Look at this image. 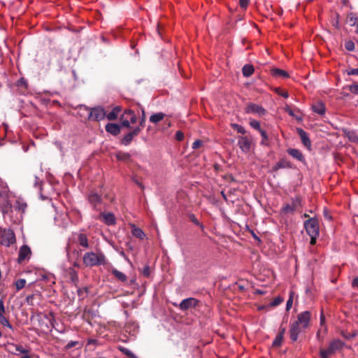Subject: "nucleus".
<instances>
[{
	"label": "nucleus",
	"instance_id": "f257e3e1",
	"mask_svg": "<svg viewBox=\"0 0 358 358\" xmlns=\"http://www.w3.org/2000/svg\"><path fill=\"white\" fill-rule=\"evenodd\" d=\"M0 201L1 211L6 218V215L12 212V205L8 201V189L7 185L0 179Z\"/></svg>",
	"mask_w": 358,
	"mask_h": 358
},
{
	"label": "nucleus",
	"instance_id": "f03ea898",
	"mask_svg": "<svg viewBox=\"0 0 358 358\" xmlns=\"http://www.w3.org/2000/svg\"><path fill=\"white\" fill-rule=\"evenodd\" d=\"M83 264L86 266H95L104 264L106 263V257L101 251L97 252H86L83 257Z\"/></svg>",
	"mask_w": 358,
	"mask_h": 358
},
{
	"label": "nucleus",
	"instance_id": "7ed1b4c3",
	"mask_svg": "<svg viewBox=\"0 0 358 358\" xmlns=\"http://www.w3.org/2000/svg\"><path fill=\"white\" fill-rule=\"evenodd\" d=\"M304 227L310 237V244L315 245L319 236V223L316 219L310 218L304 222Z\"/></svg>",
	"mask_w": 358,
	"mask_h": 358
},
{
	"label": "nucleus",
	"instance_id": "20e7f679",
	"mask_svg": "<svg viewBox=\"0 0 358 358\" xmlns=\"http://www.w3.org/2000/svg\"><path fill=\"white\" fill-rule=\"evenodd\" d=\"M344 345V343L340 339H334L330 343L327 348L321 349L320 351V358H329V357L336 351L341 350Z\"/></svg>",
	"mask_w": 358,
	"mask_h": 358
},
{
	"label": "nucleus",
	"instance_id": "39448f33",
	"mask_svg": "<svg viewBox=\"0 0 358 358\" xmlns=\"http://www.w3.org/2000/svg\"><path fill=\"white\" fill-rule=\"evenodd\" d=\"M87 110L88 119L92 121H101L106 117V113L101 107H95L93 108H85Z\"/></svg>",
	"mask_w": 358,
	"mask_h": 358
},
{
	"label": "nucleus",
	"instance_id": "423d86ee",
	"mask_svg": "<svg viewBox=\"0 0 358 358\" xmlns=\"http://www.w3.org/2000/svg\"><path fill=\"white\" fill-rule=\"evenodd\" d=\"M15 242V236L13 231L9 229L1 230L0 243L2 245L8 247Z\"/></svg>",
	"mask_w": 358,
	"mask_h": 358
},
{
	"label": "nucleus",
	"instance_id": "0eeeda50",
	"mask_svg": "<svg viewBox=\"0 0 358 358\" xmlns=\"http://www.w3.org/2000/svg\"><path fill=\"white\" fill-rule=\"evenodd\" d=\"M136 115L131 110H126L120 118L122 125L127 128L130 127V124L136 123Z\"/></svg>",
	"mask_w": 358,
	"mask_h": 358
},
{
	"label": "nucleus",
	"instance_id": "6e6552de",
	"mask_svg": "<svg viewBox=\"0 0 358 358\" xmlns=\"http://www.w3.org/2000/svg\"><path fill=\"white\" fill-rule=\"evenodd\" d=\"M245 113L250 114L257 115L259 117L264 116L266 114V110L262 106L256 103H250L245 107Z\"/></svg>",
	"mask_w": 358,
	"mask_h": 358
},
{
	"label": "nucleus",
	"instance_id": "1a4fd4ad",
	"mask_svg": "<svg viewBox=\"0 0 358 358\" xmlns=\"http://www.w3.org/2000/svg\"><path fill=\"white\" fill-rule=\"evenodd\" d=\"M238 145L244 153H248L251 150L252 141L248 136H239Z\"/></svg>",
	"mask_w": 358,
	"mask_h": 358
},
{
	"label": "nucleus",
	"instance_id": "9d476101",
	"mask_svg": "<svg viewBox=\"0 0 358 358\" xmlns=\"http://www.w3.org/2000/svg\"><path fill=\"white\" fill-rule=\"evenodd\" d=\"M310 317L311 314L309 311H303L298 315L295 322L299 323L301 327L306 329L309 326Z\"/></svg>",
	"mask_w": 358,
	"mask_h": 358
},
{
	"label": "nucleus",
	"instance_id": "9b49d317",
	"mask_svg": "<svg viewBox=\"0 0 358 358\" xmlns=\"http://www.w3.org/2000/svg\"><path fill=\"white\" fill-rule=\"evenodd\" d=\"M305 328L301 327L299 323L296 322L295 321L293 322L291 324L289 329V335L291 340L292 341H296L298 338L299 334L302 332V331Z\"/></svg>",
	"mask_w": 358,
	"mask_h": 358
},
{
	"label": "nucleus",
	"instance_id": "f8f14e48",
	"mask_svg": "<svg viewBox=\"0 0 358 358\" xmlns=\"http://www.w3.org/2000/svg\"><path fill=\"white\" fill-rule=\"evenodd\" d=\"M199 303V301L194 298H187L185 299H183L180 305L179 308L182 310H187L188 309L191 308H194L197 306Z\"/></svg>",
	"mask_w": 358,
	"mask_h": 358
},
{
	"label": "nucleus",
	"instance_id": "ddd939ff",
	"mask_svg": "<svg viewBox=\"0 0 358 358\" xmlns=\"http://www.w3.org/2000/svg\"><path fill=\"white\" fill-rule=\"evenodd\" d=\"M6 312L4 303L2 299H0V323L10 329H13V326L9 322L8 319L4 316Z\"/></svg>",
	"mask_w": 358,
	"mask_h": 358
},
{
	"label": "nucleus",
	"instance_id": "4468645a",
	"mask_svg": "<svg viewBox=\"0 0 358 358\" xmlns=\"http://www.w3.org/2000/svg\"><path fill=\"white\" fill-rule=\"evenodd\" d=\"M297 134L301 138V141L304 146H306L309 150L311 149V141L308 136L306 131L301 128L297 129Z\"/></svg>",
	"mask_w": 358,
	"mask_h": 358
},
{
	"label": "nucleus",
	"instance_id": "2eb2a0df",
	"mask_svg": "<svg viewBox=\"0 0 358 358\" xmlns=\"http://www.w3.org/2000/svg\"><path fill=\"white\" fill-rule=\"evenodd\" d=\"M88 201L94 208H96L101 203V196L94 192H91L88 195Z\"/></svg>",
	"mask_w": 358,
	"mask_h": 358
},
{
	"label": "nucleus",
	"instance_id": "dca6fc26",
	"mask_svg": "<svg viewBox=\"0 0 358 358\" xmlns=\"http://www.w3.org/2000/svg\"><path fill=\"white\" fill-rule=\"evenodd\" d=\"M140 131V127H136L132 131L128 133L123 137L122 140V143L124 145H129L131 141L133 140L134 137L137 136L139 134Z\"/></svg>",
	"mask_w": 358,
	"mask_h": 358
},
{
	"label": "nucleus",
	"instance_id": "f3484780",
	"mask_svg": "<svg viewBox=\"0 0 358 358\" xmlns=\"http://www.w3.org/2000/svg\"><path fill=\"white\" fill-rule=\"evenodd\" d=\"M99 217L107 225H113L115 224V217L112 213H101Z\"/></svg>",
	"mask_w": 358,
	"mask_h": 358
},
{
	"label": "nucleus",
	"instance_id": "a211bd4d",
	"mask_svg": "<svg viewBox=\"0 0 358 358\" xmlns=\"http://www.w3.org/2000/svg\"><path fill=\"white\" fill-rule=\"evenodd\" d=\"M10 352L15 355H19L20 354H28L29 350L21 345L11 343L10 344Z\"/></svg>",
	"mask_w": 358,
	"mask_h": 358
},
{
	"label": "nucleus",
	"instance_id": "6ab92c4d",
	"mask_svg": "<svg viewBox=\"0 0 358 358\" xmlns=\"http://www.w3.org/2000/svg\"><path fill=\"white\" fill-rule=\"evenodd\" d=\"M31 255V250L27 245H22L20 248L18 262H21L26 259L29 258Z\"/></svg>",
	"mask_w": 358,
	"mask_h": 358
},
{
	"label": "nucleus",
	"instance_id": "aec40b11",
	"mask_svg": "<svg viewBox=\"0 0 358 358\" xmlns=\"http://www.w3.org/2000/svg\"><path fill=\"white\" fill-rule=\"evenodd\" d=\"M312 109L314 113L320 115H323L326 111V107L322 101H317L312 105Z\"/></svg>",
	"mask_w": 358,
	"mask_h": 358
},
{
	"label": "nucleus",
	"instance_id": "412c9836",
	"mask_svg": "<svg viewBox=\"0 0 358 358\" xmlns=\"http://www.w3.org/2000/svg\"><path fill=\"white\" fill-rule=\"evenodd\" d=\"M271 73L273 76L277 78H287L289 77V74L285 70L280 69H272L271 70Z\"/></svg>",
	"mask_w": 358,
	"mask_h": 358
},
{
	"label": "nucleus",
	"instance_id": "4be33fe9",
	"mask_svg": "<svg viewBox=\"0 0 358 358\" xmlns=\"http://www.w3.org/2000/svg\"><path fill=\"white\" fill-rule=\"evenodd\" d=\"M287 153L300 162H303L305 160L302 152L298 149L289 148L287 150Z\"/></svg>",
	"mask_w": 358,
	"mask_h": 358
},
{
	"label": "nucleus",
	"instance_id": "5701e85b",
	"mask_svg": "<svg viewBox=\"0 0 358 358\" xmlns=\"http://www.w3.org/2000/svg\"><path fill=\"white\" fill-rule=\"evenodd\" d=\"M106 130L107 132L116 136L120 132V127L118 124L115 123H108L106 125Z\"/></svg>",
	"mask_w": 358,
	"mask_h": 358
},
{
	"label": "nucleus",
	"instance_id": "b1692460",
	"mask_svg": "<svg viewBox=\"0 0 358 358\" xmlns=\"http://www.w3.org/2000/svg\"><path fill=\"white\" fill-rule=\"evenodd\" d=\"M291 167L292 164L288 160L282 159L273 167V171H276L280 169H288Z\"/></svg>",
	"mask_w": 358,
	"mask_h": 358
},
{
	"label": "nucleus",
	"instance_id": "393cba45",
	"mask_svg": "<svg viewBox=\"0 0 358 358\" xmlns=\"http://www.w3.org/2000/svg\"><path fill=\"white\" fill-rule=\"evenodd\" d=\"M131 227V234L134 236H135L139 239H141V240L145 238V234L141 229L137 227L134 224H132Z\"/></svg>",
	"mask_w": 358,
	"mask_h": 358
},
{
	"label": "nucleus",
	"instance_id": "a878e982",
	"mask_svg": "<svg viewBox=\"0 0 358 358\" xmlns=\"http://www.w3.org/2000/svg\"><path fill=\"white\" fill-rule=\"evenodd\" d=\"M111 273L116 278H117L121 282H126L127 280V277L124 273L115 268H113L111 269Z\"/></svg>",
	"mask_w": 358,
	"mask_h": 358
},
{
	"label": "nucleus",
	"instance_id": "bb28decb",
	"mask_svg": "<svg viewBox=\"0 0 358 358\" xmlns=\"http://www.w3.org/2000/svg\"><path fill=\"white\" fill-rule=\"evenodd\" d=\"M120 112V108L118 106L115 107L114 108H113V110L110 113H106V117L109 120H114L117 119Z\"/></svg>",
	"mask_w": 358,
	"mask_h": 358
},
{
	"label": "nucleus",
	"instance_id": "cd10ccee",
	"mask_svg": "<svg viewBox=\"0 0 358 358\" xmlns=\"http://www.w3.org/2000/svg\"><path fill=\"white\" fill-rule=\"evenodd\" d=\"M115 157L118 160L123 162H129L131 159V155L128 152H124L122 151H118L115 154Z\"/></svg>",
	"mask_w": 358,
	"mask_h": 358
},
{
	"label": "nucleus",
	"instance_id": "c85d7f7f",
	"mask_svg": "<svg viewBox=\"0 0 358 358\" xmlns=\"http://www.w3.org/2000/svg\"><path fill=\"white\" fill-rule=\"evenodd\" d=\"M78 242L80 246L84 248L89 247L88 239L85 234H80L78 236Z\"/></svg>",
	"mask_w": 358,
	"mask_h": 358
},
{
	"label": "nucleus",
	"instance_id": "c756f323",
	"mask_svg": "<svg viewBox=\"0 0 358 358\" xmlns=\"http://www.w3.org/2000/svg\"><path fill=\"white\" fill-rule=\"evenodd\" d=\"M254 67L250 64H245L242 69L243 74L245 77H250L254 73Z\"/></svg>",
	"mask_w": 358,
	"mask_h": 358
},
{
	"label": "nucleus",
	"instance_id": "7c9ffc66",
	"mask_svg": "<svg viewBox=\"0 0 358 358\" xmlns=\"http://www.w3.org/2000/svg\"><path fill=\"white\" fill-rule=\"evenodd\" d=\"M164 117H165V114L163 113H155L150 117V121L152 123L156 124V123L160 122L161 120H162L164 118Z\"/></svg>",
	"mask_w": 358,
	"mask_h": 358
},
{
	"label": "nucleus",
	"instance_id": "2f4dec72",
	"mask_svg": "<svg viewBox=\"0 0 358 358\" xmlns=\"http://www.w3.org/2000/svg\"><path fill=\"white\" fill-rule=\"evenodd\" d=\"M346 137L352 143H358V135L354 131H348L345 132Z\"/></svg>",
	"mask_w": 358,
	"mask_h": 358
},
{
	"label": "nucleus",
	"instance_id": "473e14b6",
	"mask_svg": "<svg viewBox=\"0 0 358 358\" xmlns=\"http://www.w3.org/2000/svg\"><path fill=\"white\" fill-rule=\"evenodd\" d=\"M15 207L18 210L22 211V213H24L27 205L23 200L18 199L16 200Z\"/></svg>",
	"mask_w": 358,
	"mask_h": 358
},
{
	"label": "nucleus",
	"instance_id": "72a5a7b5",
	"mask_svg": "<svg viewBox=\"0 0 358 358\" xmlns=\"http://www.w3.org/2000/svg\"><path fill=\"white\" fill-rule=\"evenodd\" d=\"M41 280L46 281L50 284H55V277L51 273H43L41 275Z\"/></svg>",
	"mask_w": 358,
	"mask_h": 358
},
{
	"label": "nucleus",
	"instance_id": "f704fd0d",
	"mask_svg": "<svg viewBox=\"0 0 358 358\" xmlns=\"http://www.w3.org/2000/svg\"><path fill=\"white\" fill-rule=\"evenodd\" d=\"M118 350L129 358H137L136 356L130 350L123 346H119Z\"/></svg>",
	"mask_w": 358,
	"mask_h": 358
},
{
	"label": "nucleus",
	"instance_id": "c9c22d12",
	"mask_svg": "<svg viewBox=\"0 0 358 358\" xmlns=\"http://www.w3.org/2000/svg\"><path fill=\"white\" fill-rule=\"evenodd\" d=\"M292 208H294L295 210L296 209H298L301 206V198L299 196H296L295 198H293L292 199Z\"/></svg>",
	"mask_w": 358,
	"mask_h": 358
},
{
	"label": "nucleus",
	"instance_id": "e433bc0d",
	"mask_svg": "<svg viewBox=\"0 0 358 358\" xmlns=\"http://www.w3.org/2000/svg\"><path fill=\"white\" fill-rule=\"evenodd\" d=\"M231 127L233 129H236L238 133H240L241 134H244L246 133V130L245 129V128L238 124H236V123L231 124Z\"/></svg>",
	"mask_w": 358,
	"mask_h": 358
},
{
	"label": "nucleus",
	"instance_id": "4c0bfd02",
	"mask_svg": "<svg viewBox=\"0 0 358 358\" xmlns=\"http://www.w3.org/2000/svg\"><path fill=\"white\" fill-rule=\"evenodd\" d=\"M26 285V280L24 279H18L15 282V287L17 291L22 289Z\"/></svg>",
	"mask_w": 358,
	"mask_h": 358
},
{
	"label": "nucleus",
	"instance_id": "58836bf2",
	"mask_svg": "<svg viewBox=\"0 0 358 358\" xmlns=\"http://www.w3.org/2000/svg\"><path fill=\"white\" fill-rule=\"evenodd\" d=\"M250 125L251 126V127H252L253 129L257 130L258 131L262 129V128L260 127V124H259V122L257 120H250Z\"/></svg>",
	"mask_w": 358,
	"mask_h": 358
},
{
	"label": "nucleus",
	"instance_id": "ea45409f",
	"mask_svg": "<svg viewBox=\"0 0 358 358\" xmlns=\"http://www.w3.org/2000/svg\"><path fill=\"white\" fill-rule=\"evenodd\" d=\"M345 48L348 51H353L355 48V45L353 41H348L345 43Z\"/></svg>",
	"mask_w": 358,
	"mask_h": 358
},
{
	"label": "nucleus",
	"instance_id": "a19ab883",
	"mask_svg": "<svg viewBox=\"0 0 358 358\" xmlns=\"http://www.w3.org/2000/svg\"><path fill=\"white\" fill-rule=\"evenodd\" d=\"M282 210L285 213H292V212L295 211L294 208H292V204H286V205H285L283 206Z\"/></svg>",
	"mask_w": 358,
	"mask_h": 358
},
{
	"label": "nucleus",
	"instance_id": "79ce46f5",
	"mask_svg": "<svg viewBox=\"0 0 358 358\" xmlns=\"http://www.w3.org/2000/svg\"><path fill=\"white\" fill-rule=\"evenodd\" d=\"M283 337L281 335L278 334L275 340L273 342V346H280L282 343Z\"/></svg>",
	"mask_w": 358,
	"mask_h": 358
},
{
	"label": "nucleus",
	"instance_id": "37998d69",
	"mask_svg": "<svg viewBox=\"0 0 358 358\" xmlns=\"http://www.w3.org/2000/svg\"><path fill=\"white\" fill-rule=\"evenodd\" d=\"M283 301V299L281 296L275 297L271 303V306H277Z\"/></svg>",
	"mask_w": 358,
	"mask_h": 358
},
{
	"label": "nucleus",
	"instance_id": "c03bdc74",
	"mask_svg": "<svg viewBox=\"0 0 358 358\" xmlns=\"http://www.w3.org/2000/svg\"><path fill=\"white\" fill-rule=\"evenodd\" d=\"M292 304H293V296H292V293H290L289 298L287 301V303H286V310L287 311L290 310V308L292 306Z\"/></svg>",
	"mask_w": 358,
	"mask_h": 358
},
{
	"label": "nucleus",
	"instance_id": "a18cd8bd",
	"mask_svg": "<svg viewBox=\"0 0 358 358\" xmlns=\"http://www.w3.org/2000/svg\"><path fill=\"white\" fill-rule=\"evenodd\" d=\"M349 90L350 92L357 94H358V84L355 83L349 86Z\"/></svg>",
	"mask_w": 358,
	"mask_h": 358
},
{
	"label": "nucleus",
	"instance_id": "49530a36",
	"mask_svg": "<svg viewBox=\"0 0 358 358\" xmlns=\"http://www.w3.org/2000/svg\"><path fill=\"white\" fill-rule=\"evenodd\" d=\"M189 218L192 222H194L195 224L200 226L201 228H203V226L199 222L198 219L194 215H191L189 216Z\"/></svg>",
	"mask_w": 358,
	"mask_h": 358
},
{
	"label": "nucleus",
	"instance_id": "de8ad7c7",
	"mask_svg": "<svg viewBox=\"0 0 358 358\" xmlns=\"http://www.w3.org/2000/svg\"><path fill=\"white\" fill-rule=\"evenodd\" d=\"M17 85L20 87L24 86L25 88H27L28 86L27 80L24 78H20L17 82Z\"/></svg>",
	"mask_w": 358,
	"mask_h": 358
},
{
	"label": "nucleus",
	"instance_id": "09e8293b",
	"mask_svg": "<svg viewBox=\"0 0 358 358\" xmlns=\"http://www.w3.org/2000/svg\"><path fill=\"white\" fill-rule=\"evenodd\" d=\"M203 145V141L201 140H196L192 144L193 149H198Z\"/></svg>",
	"mask_w": 358,
	"mask_h": 358
},
{
	"label": "nucleus",
	"instance_id": "8fccbe9b",
	"mask_svg": "<svg viewBox=\"0 0 358 358\" xmlns=\"http://www.w3.org/2000/svg\"><path fill=\"white\" fill-rule=\"evenodd\" d=\"M259 132L260 133L261 136L262 138V143H264V142L268 140V136L266 134V132L263 129H261L260 131H259Z\"/></svg>",
	"mask_w": 358,
	"mask_h": 358
},
{
	"label": "nucleus",
	"instance_id": "3c124183",
	"mask_svg": "<svg viewBox=\"0 0 358 358\" xmlns=\"http://www.w3.org/2000/svg\"><path fill=\"white\" fill-rule=\"evenodd\" d=\"M347 73L349 76H357L358 75V68L351 69L350 70H348Z\"/></svg>",
	"mask_w": 358,
	"mask_h": 358
},
{
	"label": "nucleus",
	"instance_id": "603ef678",
	"mask_svg": "<svg viewBox=\"0 0 358 358\" xmlns=\"http://www.w3.org/2000/svg\"><path fill=\"white\" fill-rule=\"evenodd\" d=\"M250 0H239L240 6L245 9L249 3Z\"/></svg>",
	"mask_w": 358,
	"mask_h": 358
},
{
	"label": "nucleus",
	"instance_id": "864d4df0",
	"mask_svg": "<svg viewBox=\"0 0 358 358\" xmlns=\"http://www.w3.org/2000/svg\"><path fill=\"white\" fill-rule=\"evenodd\" d=\"M176 138L179 141H182L184 138L183 133L181 131H178L176 134Z\"/></svg>",
	"mask_w": 358,
	"mask_h": 358
},
{
	"label": "nucleus",
	"instance_id": "5fc2aeb1",
	"mask_svg": "<svg viewBox=\"0 0 358 358\" xmlns=\"http://www.w3.org/2000/svg\"><path fill=\"white\" fill-rule=\"evenodd\" d=\"M78 343V341H69V342L66 344V349H71V348H72L75 347Z\"/></svg>",
	"mask_w": 358,
	"mask_h": 358
},
{
	"label": "nucleus",
	"instance_id": "6e6d98bb",
	"mask_svg": "<svg viewBox=\"0 0 358 358\" xmlns=\"http://www.w3.org/2000/svg\"><path fill=\"white\" fill-rule=\"evenodd\" d=\"M150 267L148 266H145L143 270V275H145V277H148L150 275Z\"/></svg>",
	"mask_w": 358,
	"mask_h": 358
},
{
	"label": "nucleus",
	"instance_id": "4d7b16f0",
	"mask_svg": "<svg viewBox=\"0 0 358 358\" xmlns=\"http://www.w3.org/2000/svg\"><path fill=\"white\" fill-rule=\"evenodd\" d=\"M145 121V111L143 109H142V117H141V120L140 122L141 126L143 127Z\"/></svg>",
	"mask_w": 358,
	"mask_h": 358
},
{
	"label": "nucleus",
	"instance_id": "13d9d810",
	"mask_svg": "<svg viewBox=\"0 0 358 358\" xmlns=\"http://www.w3.org/2000/svg\"><path fill=\"white\" fill-rule=\"evenodd\" d=\"M352 287L358 288V278H356L352 280Z\"/></svg>",
	"mask_w": 358,
	"mask_h": 358
},
{
	"label": "nucleus",
	"instance_id": "bf43d9fd",
	"mask_svg": "<svg viewBox=\"0 0 358 358\" xmlns=\"http://www.w3.org/2000/svg\"><path fill=\"white\" fill-rule=\"evenodd\" d=\"M286 331V329L285 327H280L278 334L284 336V334Z\"/></svg>",
	"mask_w": 358,
	"mask_h": 358
},
{
	"label": "nucleus",
	"instance_id": "052dcab7",
	"mask_svg": "<svg viewBox=\"0 0 358 358\" xmlns=\"http://www.w3.org/2000/svg\"><path fill=\"white\" fill-rule=\"evenodd\" d=\"M41 182V181L40 180V179H39L37 176H35L34 186H35V187H36V186H37V185H38Z\"/></svg>",
	"mask_w": 358,
	"mask_h": 358
},
{
	"label": "nucleus",
	"instance_id": "680f3d73",
	"mask_svg": "<svg viewBox=\"0 0 358 358\" xmlns=\"http://www.w3.org/2000/svg\"><path fill=\"white\" fill-rule=\"evenodd\" d=\"M33 298H34V295H29V296H27V298H26L27 302L28 303H29L32 301Z\"/></svg>",
	"mask_w": 358,
	"mask_h": 358
},
{
	"label": "nucleus",
	"instance_id": "e2e57ef3",
	"mask_svg": "<svg viewBox=\"0 0 358 358\" xmlns=\"http://www.w3.org/2000/svg\"><path fill=\"white\" fill-rule=\"evenodd\" d=\"M324 321V317L323 315V314L321 315L320 316V322H321V324H322Z\"/></svg>",
	"mask_w": 358,
	"mask_h": 358
},
{
	"label": "nucleus",
	"instance_id": "0e129e2a",
	"mask_svg": "<svg viewBox=\"0 0 358 358\" xmlns=\"http://www.w3.org/2000/svg\"><path fill=\"white\" fill-rule=\"evenodd\" d=\"M324 216H325V217H326L327 219H329V220H330V219H331V217H330V216H329V215H328L327 212H326V211H324Z\"/></svg>",
	"mask_w": 358,
	"mask_h": 358
},
{
	"label": "nucleus",
	"instance_id": "69168bd1",
	"mask_svg": "<svg viewBox=\"0 0 358 358\" xmlns=\"http://www.w3.org/2000/svg\"><path fill=\"white\" fill-rule=\"evenodd\" d=\"M282 96L285 98H287L288 97V92H284L282 94Z\"/></svg>",
	"mask_w": 358,
	"mask_h": 358
},
{
	"label": "nucleus",
	"instance_id": "338daca9",
	"mask_svg": "<svg viewBox=\"0 0 358 358\" xmlns=\"http://www.w3.org/2000/svg\"><path fill=\"white\" fill-rule=\"evenodd\" d=\"M73 271V273H74V275H73V276H72V279H73V280H75V278H77V274H76V273H75V271Z\"/></svg>",
	"mask_w": 358,
	"mask_h": 358
},
{
	"label": "nucleus",
	"instance_id": "774afa93",
	"mask_svg": "<svg viewBox=\"0 0 358 358\" xmlns=\"http://www.w3.org/2000/svg\"><path fill=\"white\" fill-rule=\"evenodd\" d=\"M356 34H358V22H357V29H356Z\"/></svg>",
	"mask_w": 358,
	"mask_h": 358
}]
</instances>
